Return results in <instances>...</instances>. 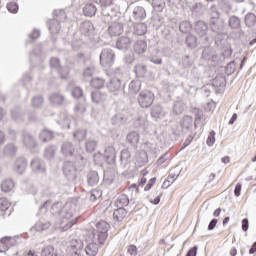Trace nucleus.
Wrapping results in <instances>:
<instances>
[{
    "mask_svg": "<svg viewBox=\"0 0 256 256\" xmlns=\"http://www.w3.org/2000/svg\"><path fill=\"white\" fill-rule=\"evenodd\" d=\"M125 27L121 22H115L108 27V33L111 37H119L122 35Z\"/></svg>",
    "mask_w": 256,
    "mask_h": 256,
    "instance_id": "obj_20",
    "label": "nucleus"
},
{
    "mask_svg": "<svg viewBox=\"0 0 256 256\" xmlns=\"http://www.w3.org/2000/svg\"><path fill=\"white\" fill-rule=\"evenodd\" d=\"M140 139L141 136L139 135V132L131 131L126 136V143L131 145V147H134V149H137V145H139Z\"/></svg>",
    "mask_w": 256,
    "mask_h": 256,
    "instance_id": "obj_24",
    "label": "nucleus"
},
{
    "mask_svg": "<svg viewBox=\"0 0 256 256\" xmlns=\"http://www.w3.org/2000/svg\"><path fill=\"white\" fill-rule=\"evenodd\" d=\"M125 217H127V209L117 207V209L114 210L113 219L114 221H117V223H121Z\"/></svg>",
    "mask_w": 256,
    "mask_h": 256,
    "instance_id": "obj_36",
    "label": "nucleus"
},
{
    "mask_svg": "<svg viewBox=\"0 0 256 256\" xmlns=\"http://www.w3.org/2000/svg\"><path fill=\"white\" fill-rule=\"evenodd\" d=\"M87 153H94L97 149V141L95 140H87L85 143Z\"/></svg>",
    "mask_w": 256,
    "mask_h": 256,
    "instance_id": "obj_63",
    "label": "nucleus"
},
{
    "mask_svg": "<svg viewBox=\"0 0 256 256\" xmlns=\"http://www.w3.org/2000/svg\"><path fill=\"white\" fill-rule=\"evenodd\" d=\"M128 91L130 95H137V93H141V81L132 80L128 86Z\"/></svg>",
    "mask_w": 256,
    "mask_h": 256,
    "instance_id": "obj_37",
    "label": "nucleus"
},
{
    "mask_svg": "<svg viewBox=\"0 0 256 256\" xmlns=\"http://www.w3.org/2000/svg\"><path fill=\"white\" fill-rule=\"evenodd\" d=\"M130 203L129 196L126 194H121L115 201L116 207L125 208L128 207Z\"/></svg>",
    "mask_w": 256,
    "mask_h": 256,
    "instance_id": "obj_44",
    "label": "nucleus"
},
{
    "mask_svg": "<svg viewBox=\"0 0 256 256\" xmlns=\"http://www.w3.org/2000/svg\"><path fill=\"white\" fill-rule=\"evenodd\" d=\"M49 64L53 71H57L61 67V59H59L58 57H52L50 58Z\"/></svg>",
    "mask_w": 256,
    "mask_h": 256,
    "instance_id": "obj_62",
    "label": "nucleus"
},
{
    "mask_svg": "<svg viewBox=\"0 0 256 256\" xmlns=\"http://www.w3.org/2000/svg\"><path fill=\"white\" fill-rule=\"evenodd\" d=\"M180 125L186 133H191L193 131V117L186 115L182 118Z\"/></svg>",
    "mask_w": 256,
    "mask_h": 256,
    "instance_id": "obj_29",
    "label": "nucleus"
},
{
    "mask_svg": "<svg viewBox=\"0 0 256 256\" xmlns=\"http://www.w3.org/2000/svg\"><path fill=\"white\" fill-rule=\"evenodd\" d=\"M184 45L191 51L197 49L199 47V37L193 33L186 35Z\"/></svg>",
    "mask_w": 256,
    "mask_h": 256,
    "instance_id": "obj_18",
    "label": "nucleus"
},
{
    "mask_svg": "<svg viewBox=\"0 0 256 256\" xmlns=\"http://www.w3.org/2000/svg\"><path fill=\"white\" fill-rule=\"evenodd\" d=\"M147 61H149V63H153L156 67H161V65H163V58L160 55L152 54L147 57Z\"/></svg>",
    "mask_w": 256,
    "mask_h": 256,
    "instance_id": "obj_56",
    "label": "nucleus"
},
{
    "mask_svg": "<svg viewBox=\"0 0 256 256\" xmlns=\"http://www.w3.org/2000/svg\"><path fill=\"white\" fill-rule=\"evenodd\" d=\"M134 24L133 35L143 36L147 34V24L143 22H132Z\"/></svg>",
    "mask_w": 256,
    "mask_h": 256,
    "instance_id": "obj_33",
    "label": "nucleus"
},
{
    "mask_svg": "<svg viewBox=\"0 0 256 256\" xmlns=\"http://www.w3.org/2000/svg\"><path fill=\"white\" fill-rule=\"evenodd\" d=\"M208 15L209 19H218L221 17V11L219 10V7H217V4H211L208 8Z\"/></svg>",
    "mask_w": 256,
    "mask_h": 256,
    "instance_id": "obj_46",
    "label": "nucleus"
},
{
    "mask_svg": "<svg viewBox=\"0 0 256 256\" xmlns=\"http://www.w3.org/2000/svg\"><path fill=\"white\" fill-rule=\"evenodd\" d=\"M12 239L11 236H4L0 239V243L3 247V249H0V253H5V251H9V247H13Z\"/></svg>",
    "mask_w": 256,
    "mask_h": 256,
    "instance_id": "obj_45",
    "label": "nucleus"
},
{
    "mask_svg": "<svg viewBox=\"0 0 256 256\" xmlns=\"http://www.w3.org/2000/svg\"><path fill=\"white\" fill-rule=\"evenodd\" d=\"M226 27L231 31H239L243 27V20L235 14L229 15Z\"/></svg>",
    "mask_w": 256,
    "mask_h": 256,
    "instance_id": "obj_11",
    "label": "nucleus"
},
{
    "mask_svg": "<svg viewBox=\"0 0 256 256\" xmlns=\"http://www.w3.org/2000/svg\"><path fill=\"white\" fill-rule=\"evenodd\" d=\"M55 255V247L53 245H48L41 250V256H54Z\"/></svg>",
    "mask_w": 256,
    "mask_h": 256,
    "instance_id": "obj_64",
    "label": "nucleus"
},
{
    "mask_svg": "<svg viewBox=\"0 0 256 256\" xmlns=\"http://www.w3.org/2000/svg\"><path fill=\"white\" fill-rule=\"evenodd\" d=\"M194 30V24L189 20H182L179 23V31L183 35H189Z\"/></svg>",
    "mask_w": 256,
    "mask_h": 256,
    "instance_id": "obj_28",
    "label": "nucleus"
},
{
    "mask_svg": "<svg viewBox=\"0 0 256 256\" xmlns=\"http://www.w3.org/2000/svg\"><path fill=\"white\" fill-rule=\"evenodd\" d=\"M99 172L95 170H91L86 175V182L88 187H96V185H99L100 181Z\"/></svg>",
    "mask_w": 256,
    "mask_h": 256,
    "instance_id": "obj_21",
    "label": "nucleus"
},
{
    "mask_svg": "<svg viewBox=\"0 0 256 256\" xmlns=\"http://www.w3.org/2000/svg\"><path fill=\"white\" fill-rule=\"evenodd\" d=\"M14 187L15 183L11 179H8L1 184V191L4 193H9V191H11Z\"/></svg>",
    "mask_w": 256,
    "mask_h": 256,
    "instance_id": "obj_57",
    "label": "nucleus"
},
{
    "mask_svg": "<svg viewBox=\"0 0 256 256\" xmlns=\"http://www.w3.org/2000/svg\"><path fill=\"white\" fill-rule=\"evenodd\" d=\"M120 165L123 169H125V167H127V165H129V163H131V152L129 151L128 148L123 149L120 152Z\"/></svg>",
    "mask_w": 256,
    "mask_h": 256,
    "instance_id": "obj_30",
    "label": "nucleus"
},
{
    "mask_svg": "<svg viewBox=\"0 0 256 256\" xmlns=\"http://www.w3.org/2000/svg\"><path fill=\"white\" fill-rule=\"evenodd\" d=\"M71 256H83V241L81 239H72L70 241Z\"/></svg>",
    "mask_w": 256,
    "mask_h": 256,
    "instance_id": "obj_17",
    "label": "nucleus"
},
{
    "mask_svg": "<svg viewBox=\"0 0 256 256\" xmlns=\"http://www.w3.org/2000/svg\"><path fill=\"white\" fill-rule=\"evenodd\" d=\"M89 63V58L85 57V54L78 53L74 56H70L67 59V64L72 65V67H77L78 65H87Z\"/></svg>",
    "mask_w": 256,
    "mask_h": 256,
    "instance_id": "obj_14",
    "label": "nucleus"
},
{
    "mask_svg": "<svg viewBox=\"0 0 256 256\" xmlns=\"http://www.w3.org/2000/svg\"><path fill=\"white\" fill-rule=\"evenodd\" d=\"M114 0H100V5L102 7V16L96 20V23L101 21L102 23H111L115 17H117V11L115 8L111 7Z\"/></svg>",
    "mask_w": 256,
    "mask_h": 256,
    "instance_id": "obj_3",
    "label": "nucleus"
},
{
    "mask_svg": "<svg viewBox=\"0 0 256 256\" xmlns=\"http://www.w3.org/2000/svg\"><path fill=\"white\" fill-rule=\"evenodd\" d=\"M122 61L127 66L133 65L135 63V53H133V52L126 53L123 56Z\"/></svg>",
    "mask_w": 256,
    "mask_h": 256,
    "instance_id": "obj_60",
    "label": "nucleus"
},
{
    "mask_svg": "<svg viewBox=\"0 0 256 256\" xmlns=\"http://www.w3.org/2000/svg\"><path fill=\"white\" fill-rule=\"evenodd\" d=\"M126 11L129 13L130 23H143L147 19V10H145V7L137 6L133 2L128 5Z\"/></svg>",
    "mask_w": 256,
    "mask_h": 256,
    "instance_id": "obj_4",
    "label": "nucleus"
},
{
    "mask_svg": "<svg viewBox=\"0 0 256 256\" xmlns=\"http://www.w3.org/2000/svg\"><path fill=\"white\" fill-rule=\"evenodd\" d=\"M39 139L42 143H49V141H53L55 139V132L44 128L39 134Z\"/></svg>",
    "mask_w": 256,
    "mask_h": 256,
    "instance_id": "obj_26",
    "label": "nucleus"
},
{
    "mask_svg": "<svg viewBox=\"0 0 256 256\" xmlns=\"http://www.w3.org/2000/svg\"><path fill=\"white\" fill-rule=\"evenodd\" d=\"M58 217L60 219H71V217H73V209H71V206H63Z\"/></svg>",
    "mask_w": 256,
    "mask_h": 256,
    "instance_id": "obj_48",
    "label": "nucleus"
},
{
    "mask_svg": "<svg viewBox=\"0 0 256 256\" xmlns=\"http://www.w3.org/2000/svg\"><path fill=\"white\" fill-rule=\"evenodd\" d=\"M62 171L69 183L77 181V166H75V162L71 160L65 161Z\"/></svg>",
    "mask_w": 256,
    "mask_h": 256,
    "instance_id": "obj_8",
    "label": "nucleus"
},
{
    "mask_svg": "<svg viewBox=\"0 0 256 256\" xmlns=\"http://www.w3.org/2000/svg\"><path fill=\"white\" fill-rule=\"evenodd\" d=\"M31 103H32V107H34V109H41V107H43V103H44L43 96H41V95L34 96L31 100Z\"/></svg>",
    "mask_w": 256,
    "mask_h": 256,
    "instance_id": "obj_59",
    "label": "nucleus"
},
{
    "mask_svg": "<svg viewBox=\"0 0 256 256\" xmlns=\"http://www.w3.org/2000/svg\"><path fill=\"white\" fill-rule=\"evenodd\" d=\"M49 101L54 107H63V105L67 103V100H65V96L57 92L50 95Z\"/></svg>",
    "mask_w": 256,
    "mask_h": 256,
    "instance_id": "obj_22",
    "label": "nucleus"
},
{
    "mask_svg": "<svg viewBox=\"0 0 256 256\" xmlns=\"http://www.w3.org/2000/svg\"><path fill=\"white\" fill-rule=\"evenodd\" d=\"M48 29L52 34L59 33L61 31V20L51 19L48 22Z\"/></svg>",
    "mask_w": 256,
    "mask_h": 256,
    "instance_id": "obj_38",
    "label": "nucleus"
},
{
    "mask_svg": "<svg viewBox=\"0 0 256 256\" xmlns=\"http://www.w3.org/2000/svg\"><path fill=\"white\" fill-rule=\"evenodd\" d=\"M165 114L163 113V107L161 105H155L152 107L151 110V117L157 121L158 119H161Z\"/></svg>",
    "mask_w": 256,
    "mask_h": 256,
    "instance_id": "obj_47",
    "label": "nucleus"
},
{
    "mask_svg": "<svg viewBox=\"0 0 256 256\" xmlns=\"http://www.w3.org/2000/svg\"><path fill=\"white\" fill-rule=\"evenodd\" d=\"M194 35L198 36V39L202 40L203 45H211L213 40L211 39V34L209 33L210 26L209 22L205 20H196L194 22Z\"/></svg>",
    "mask_w": 256,
    "mask_h": 256,
    "instance_id": "obj_2",
    "label": "nucleus"
},
{
    "mask_svg": "<svg viewBox=\"0 0 256 256\" xmlns=\"http://www.w3.org/2000/svg\"><path fill=\"white\" fill-rule=\"evenodd\" d=\"M111 226L107 221L101 220L96 223V229L92 232L93 237H97L99 245H105V241L109 237V228Z\"/></svg>",
    "mask_w": 256,
    "mask_h": 256,
    "instance_id": "obj_5",
    "label": "nucleus"
},
{
    "mask_svg": "<svg viewBox=\"0 0 256 256\" xmlns=\"http://www.w3.org/2000/svg\"><path fill=\"white\" fill-rule=\"evenodd\" d=\"M100 65L106 69L115 65V51L111 48L102 49L99 55Z\"/></svg>",
    "mask_w": 256,
    "mask_h": 256,
    "instance_id": "obj_7",
    "label": "nucleus"
},
{
    "mask_svg": "<svg viewBox=\"0 0 256 256\" xmlns=\"http://www.w3.org/2000/svg\"><path fill=\"white\" fill-rule=\"evenodd\" d=\"M218 10L220 13H223L229 17V15H231V11H233V5H231V2L229 1H224L219 4Z\"/></svg>",
    "mask_w": 256,
    "mask_h": 256,
    "instance_id": "obj_39",
    "label": "nucleus"
},
{
    "mask_svg": "<svg viewBox=\"0 0 256 256\" xmlns=\"http://www.w3.org/2000/svg\"><path fill=\"white\" fill-rule=\"evenodd\" d=\"M150 1L154 11H157L158 13L163 12V10L165 9V0H150Z\"/></svg>",
    "mask_w": 256,
    "mask_h": 256,
    "instance_id": "obj_54",
    "label": "nucleus"
},
{
    "mask_svg": "<svg viewBox=\"0 0 256 256\" xmlns=\"http://www.w3.org/2000/svg\"><path fill=\"white\" fill-rule=\"evenodd\" d=\"M99 29H101V25L95 27V25L91 21H84L80 24V33L85 37L97 35Z\"/></svg>",
    "mask_w": 256,
    "mask_h": 256,
    "instance_id": "obj_10",
    "label": "nucleus"
},
{
    "mask_svg": "<svg viewBox=\"0 0 256 256\" xmlns=\"http://www.w3.org/2000/svg\"><path fill=\"white\" fill-rule=\"evenodd\" d=\"M136 161L140 165H146V163H149V156L145 151H140L136 157Z\"/></svg>",
    "mask_w": 256,
    "mask_h": 256,
    "instance_id": "obj_58",
    "label": "nucleus"
},
{
    "mask_svg": "<svg viewBox=\"0 0 256 256\" xmlns=\"http://www.w3.org/2000/svg\"><path fill=\"white\" fill-rule=\"evenodd\" d=\"M27 165V159H25L24 157H20L16 160L14 169L16 173H18V175H23V173H25V169H27Z\"/></svg>",
    "mask_w": 256,
    "mask_h": 256,
    "instance_id": "obj_31",
    "label": "nucleus"
},
{
    "mask_svg": "<svg viewBox=\"0 0 256 256\" xmlns=\"http://www.w3.org/2000/svg\"><path fill=\"white\" fill-rule=\"evenodd\" d=\"M213 85L214 87H226L227 86V79L225 76L218 74L214 79H213Z\"/></svg>",
    "mask_w": 256,
    "mask_h": 256,
    "instance_id": "obj_52",
    "label": "nucleus"
},
{
    "mask_svg": "<svg viewBox=\"0 0 256 256\" xmlns=\"http://www.w3.org/2000/svg\"><path fill=\"white\" fill-rule=\"evenodd\" d=\"M71 95L74 99H84V101H86L85 94L83 93V88L79 86H75L72 88Z\"/></svg>",
    "mask_w": 256,
    "mask_h": 256,
    "instance_id": "obj_53",
    "label": "nucleus"
},
{
    "mask_svg": "<svg viewBox=\"0 0 256 256\" xmlns=\"http://www.w3.org/2000/svg\"><path fill=\"white\" fill-rule=\"evenodd\" d=\"M202 59L210 61L213 65H218L219 63V55H217V52H215L211 47L204 48L202 51Z\"/></svg>",
    "mask_w": 256,
    "mask_h": 256,
    "instance_id": "obj_13",
    "label": "nucleus"
},
{
    "mask_svg": "<svg viewBox=\"0 0 256 256\" xmlns=\"http://www.w3.org/2000/svg\"><path fill=\"white\" fill-rule=\"evenodd\" d=\"M23 143L27 149H35L37 147V141L27 132L23 134Z\"/></svg>",
    "mask_w": 256,
    "mask_h": 256,
    "instance_id": "obj_34",
    "label": "nucleus"
},
{
    "mask_svg": "<svg viewBox=\"0 0 256 256\" xmlns=\"http://www.w3.org/2000/svg\"><path fill=\"white\" fill-rule=\"evenodd\" d=\"M37 61L38 63H43V56H41V50L39 48L34 49L30 53L29 62L31 63V66L33 67V63Z\"/></svg>",
    "mask_w": 256,
    "mask_h": 256,
    "instance_id": "obj_40",
    "label": "nucleus"
},
{
    "mask_svg": "<svg viewBox=\"0 0 256 256\" xmlns=\"http://www.w3.org/2000/svg\"><path fill=\"white\" fill-rule=\"evenodd\" d=\"M55 153H57V146L49 145L44 151V157L45 159H48V161H51V159L55 157Z\"/></svg>",
    "mask_w": 256,
    "mask_h": 256,
    "instance_id": "obj_50",
    "label": "nucleus"
},
{
    "mask_svg": "<svg viewBox=\"0 0 256 256\" xmlns=\"http://www.w3.org/2000/svg\"><path fill=\"white\" fill-rule=\"evenodd\" d=\"M147 71V65L143 63H137L133 68L136 79H145L147 77Z\"/></svg>",
    "mask_w": 256,
    "mask_h": 256,
    "instance_id": "obj_23",
    "label": "nucleus"
},
{
    "mask_svg": "<svg viewBox=\"0 0 256 256\" xmlns=\"http://www.w3.org/2000/svg\"><path fill=\"white\" fill-rule=\"evenodd\" d=\"M134 51L137 55H143L147 51V41L137 40L134 43Z\"/></svg>",
    "mask_w": 256,
    "mask_h": 256,
    "instance_id": "obj_35",
    "label": "nucleus"
},
{
    "mask_svg": "<svg viewBox=\"0 0 256 256\" xmlns=\"http://www.w3.org/2000/svg\"><path fill=\"white\" fill-rule=\"evenodd\" d=\"M137 102L142 109H149L155 102V93L151 90H142L137 96Z\"/></svg>",
    "mask_w": 256,
    "mask_h": 256,
    "instance_id": "obj_6",
    "label": "nucleus"
},
{
    "mask_svg": "<svg viewBox=\"0 0 256 256\" xmlns=\"http://www.w3.org/2000/svg\"><path fill=\"white\" fill-rule=\"evenodd\" d=\"M244 23L248 29H251V27H255L256 25V15L253 12H248L244 16Z\"/></svg>",
    "mask_w": 256,
    "mask_h": 256,
    "instance_id": "obj_41",
    "label": "nucleus"
},
{
    "mask_svg": "<svg viewBox=\"0 0 256 256\" xmlns=\"http://www.w3.org/2000/svg\"><path fill=\"white\" fill-rule=\"evenodd\" d=\"M208 24L211 33H214V35H216L214 38V42H217V39H225V37H227V35L229 34L227 22H225V19L221 17L208 19Z\"/></svg>",
    "mask_w": 256,
    "mask_h": 256,
    "instance_id": "obj_1",
    "label": "nucleus"
},
{
    "mask_svg": "<svg viewBox=\"0 0 256 256\" xmlns=\"http://www.w3.org/2000/svg\"><path fill=\"white\" fill-rule=\"evenodd\" d=\"M107 99V94L101 92L99 90H95L91 92V101L95 103V105H99V103H103Z\"/></svg>",
    "mask_w": 256,
    "mask_h": 256,
    "instance_id": "obj_32",
    "label": "nucleus"
},
{
    "mask_svg": "<svg viewBox=\"0 0 256 256\" xmlns=\"http://www.w3.org/2000/svg\"><path fill=\"white\" fill-rule=\"evenodd\" d=\"M49 227H51V222L49 221H43L40 220L35 224V229L36 231H38L39 233L43 232V231H47V229H49Z\"/></svg>",
    "mask_w": 256,
    "mask_h": 256,
    "instance_id": "obj_55",
    "label": "nucleus"
},
{
    "mask_svg": "<svg viewBox=\"0 0 256 256\" xmlns=\"http://www.w3.org/2000/svg\"><path fill=\"white\" fill-rule=\"evenodd\" d=\"M111 123L113 127H121L127 123V116L121 112L116 113L114 116H112Z\"/></svg>",
    "mask_w": 256,
    "mask_h": 256,
    "instance_id": "obj_27",
    "label": "nucleus"
},
{
    "mask_svg": "<svg viewBox=\"0 0 256 256\" xmlns=\"http://www.w3.org/2000/svg\"><path fill=\"white\" fill-rule=\"evenodd\" d=\"M83 13L85 17H94L97 13V6L93 3H88L83 7Z\"/></svg>",
    "mask_w": 256,
    "mask_h": 256,
    "instance_id": "obj_42",
    "label": "nucleus"
},
{
    "mask_svg": "<svg viewBox=\"0 0 256 256\" xmlns=\"http://www.w3.org/2000/svg\"><path fill=\"white\" fill-rule=\"evenodd\" d=\"M131 33L128 36H121L116 40V49L119 51H127L131 47Z\"/></svg>",
    "mask_w": 256,
    "mask_h": 256,
    "instance_id": "obj_19",
    "label": "nucleus"
},
{
    "mask_svg": "<svg viewBox=\"0 0 256 256\" xmlns=\"http://www.w3.org/2000/svg\"><path fill=\"white\" fill-rule=\"evenodd\" d=\"M214 43L217 49H219L221 57H223V59H230V57L233 55V48H231V45L227 39L217 38L216 42Z\"/></svg>",
    "mask_w": 256,
    "mask_h": 256,
    "instance_id": "obj_9",
    "label": "nucleus"
},
{
    "mask_svg": "<svg viewBox=\"0 0 256 256\" xmlns=\"http://www.w3.org/2000/svg\"><path fill=\"white\" fill-rule=\"evenodd\" d=\"M106 87L110 93H115L116 91L125 89V83L121 78L113 77L106 83Z\"/></svg>",
    "mask_w": 256,
    "mask_h": 256,
    "instance_id": "obj_12",
    "label": "nucleus"
},
{
    "mask_svg": "<svg viewBox=\"0 0 256 256\" xmlns=\"http://www.w3.org/2000/svg\"><path fill=\"white\" fill-rule=\"evenodd\" d=\"M73 139L79 142L85 141V139H87V129L78 128L76 131L73 132Z\"/></svg>",
    "mask_w": 256,
    "mask_h": 256,
    "instance_id": "obj_43",
    "label": "nucleus"
},
{
    "mask_svg": "<svg viewBox=\"0 0 256 256\" xmlns=\"http://www.w3.org/2000/svg\"><path fill=\"white\" fill-rule=\"evenodd\" d=\"M90 85L91 87L99 91V89H103V87H105V79L101 77L92 78L90 81Z\"/></svg>",
    "mask_w": 256,
    "mask_h": 256,
    "instance_id": "obj_49",
    "label": "nucleus"
},
{
    "mask_svg": "<svg viewBox=\"0 0 256 256\" xmlns=\"http://www.w3.org/2000/svg\"><path fill=\"white\" fill-rule=\"evenodd\" d=\"M103 158L108 165H115L117 161V152L115 151V147L107 146L104 150Z\"/></svg>",
    "mask_w": 256,
    "mask_h": 256,
    "instance_id": "obj_15",
    "label": "nucleus"
},
{
    "mask_svg": "<svg viewBox=\"0 0 256 256\" xmlns=\"http://www.w3.org/2000/svg\"><path fill=\"white\" fill-rule=\"evenodd\" d=\"M61 153L64 157H75V145L71 142H64L61 146Z\"/></svg>",
    "mask_w": 256,
    "mask_h": 256,
    "instance_id": "obj_25",
    "label": "nucleus"
},
{
    "mask_svg": "<svg viewBox=\"0 0 256 256\" xmlns=\"http://www.w3.org/2000/svg\"><path fill=\"white\" fill-rule=\"evenodd\" d=\"M85 253L88 256H97V253H99V246L95 243H90L86 246Z\"/></svg>",
    "mask_w": 256,
    "mask_h": 256,
    "instance_id": "obj_51",
    "label": "nucleus"
},
{
    "mask_svg": "<svg viewBox=\"0 0 256 256\" xmlns=\"http://www.w3.org/2000/svg\"><path fill=\"white\" fill-rule=\"evenodd\" d=\"M185 111V106L181 102H176L173 105L172 113L173 115L179 116Z\"/></svg>",
    "mask_w": 256,
    "mask_h": 256,
    "instance_id": "obj_61",
    "label": "nucleus"
},
{
    "mask_svg": "<svg viewBox=\"0 0 256 256\" xmlns=\"http://www.w3.org/2000/svg\"><path fill=\"white\" fill-rule=\"evenodd\" d=\"M30 167L34 173H42V175H47V167L45 166V162L39 158L32 159Z\"/></svg>",
    "mask_w": 256,
    "mask_h": 256,
    "instance_id": "obj_16",
    "label": "nucleus"
}]
</instances>
